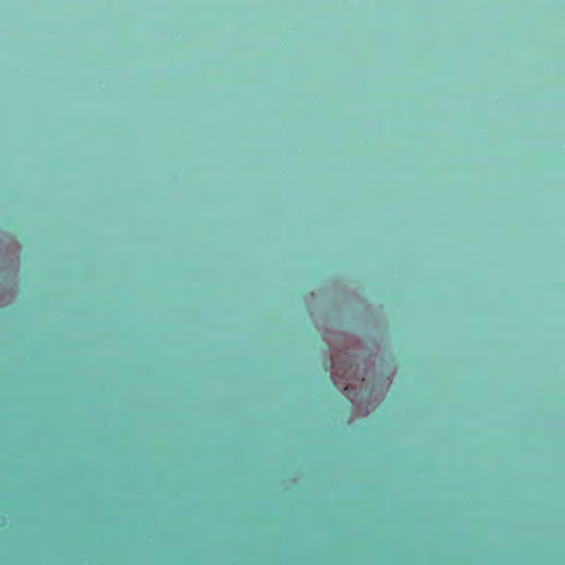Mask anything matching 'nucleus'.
I'll list each match as a JSON object with an SVG mask.
<instances>
[{"mask_svg":"<svg viewBox=\"0 0 565 565\" xmlns=\"http://www.w3.org/2000/svg\"><path fill=\"white\" fill-rule=\"evenodd\" d=\"M340 370H341L340 367H339V369H337V370L334 371V375H335V376H339V377H344V376H345L344 374H340ZM343 373H345V371H343Z\"/></svg>","mask_w":565,"mask_h":565,"instance_id":"1","label":"nucleus"}]
</instances>
